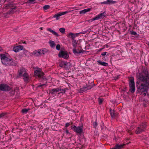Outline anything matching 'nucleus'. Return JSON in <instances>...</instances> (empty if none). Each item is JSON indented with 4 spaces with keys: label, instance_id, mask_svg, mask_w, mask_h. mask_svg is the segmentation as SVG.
Segmentation results:
<instances>
[{
    "label": "nucleus",
    "instance_id": "nucleus-22",
    "mask_svg": "<svg viewBox=\"0 0 149 149\" xmlns=\"http://www.w3.org/2000/svg\"><path fill=\"white\" fill-rule=\"evenodd\" d=\"M77 34H75L74 33H70L68 34V36H71V38L73 40L77 36Z\"/></svg>",
    "mask_w": 149,
    "mask_h": 149
},
{
    "label": "nucleus",
    "instance_id": "nucleus-37",
    "mask_svg": "<svg viewBox=\"0 0 149 149\" xmlns=\"http://www.w3.org/2000/svg\"><path fill=\"white\" fill-rule=\"evenodd\" d=\"M93 127L94 128H96L98 125V124L96 121H95L93 123Z\"/></svg>",
    "mask_w": 149,
    "mask_h": 149
},
{
    "label": "nucleus",
    "instance_id": "nucleus-29",
    "mask_svg": "<svg viewBox=\"0 0 149 149\" xmlns=\"http://www.w3.org/2000/svg\"><path fill=\"white\" fill-rule=\"evenodd\" d=\"M65 64V61H61V62L59 63V65L60 66L64 68Z\"/></svg>",
    "mask_w": 149,
    "mask_h": 149
},
{
    "label": "nucleus",
    "instance_id": "nucleus-26",
    "mask_svg": "<svg viewBox=\"0 0 149 149\" xmlns=\"http://www.w3.org/2000/svg\"><path fill=\"white\" fill-rule=\"evenodd\" d=\"M73 53L75 54H78L80 53L81 52L79 50H77L76 48H74L73 49Z\"/></svg>",
    "mask_w": 149,
    "mask_h": 149
},
{
    "label": "nucleus",
    "instance_id": "nucleus-3",
    "mask_svg": "<svg viewBox=\"0 0 149 149\" xmlns=\"http://www.w3.org/2000/svg\"><path fill=\"white\" fill-rule=\"evenodd\" d=\"M146 126L145 123H142L138 127L135 131V133L137 134L142 133L145 131Z\"/></svg>",
    "mask_w": 149,
    "mask_h": 149
},
{
    "label": "nucleus",
    "instance_id": "nucleus-14",
    "mask_svg": "<svg viewBox=\"0 0 149 149\" xmlns=\"http://www.w3.org/2000/svg\"><path fill=\"white\" fill-rule=\"evenodd\" d=\"M117 3V1H113L112 0H107L106 1L101 2V3L102 4H111L116 3Z\"/></svg>",
    "mask_w": 149,
    "mask_h": 149
},
{
    "label": "nucleus",
    "instance_id": "nucleus-38",
    "mask_svg": "<svg viewBox=\"0 0 149 149\" xmlns=\"http://www.w3.org/2000/svg\"><path fill=\"white\" fill-rule=\"evenodd\" d=\"M101 55L102 56H107L108 55V54L107 53V52H102L101 54Z\"/></svg>",
    "mask_w": 149,
    "mask_h": 149
},
{
    "label": "nucleus",
    "instance_id": "nucleus-51",
    "mask_svg": "<svg viewBox=\"0 0 149 149\" xmlns=\"http://www.w3.org/2000/svg\"><path fill=\"white\" fill-rule=\"evenodd\" d=\"M102 48H101V49H100V51H101V50H102Z\"/></svg>",
    "mask_w": 149,
    "mask_h": 149
},
{
    "label": "nucleus",
    "instance_id": "nucleus-30",
    "mask_svg": "<svg viewBox=\"0 0 149 149\" xmlns=\"http://www.w3.org/2000/svg\"><path fill=\"white\" fill-rule=\"evenodd\" d=\"M10 6V3H9L7 4H5L4 6V7L5 8L8 9L9 8Z\"/></svg>",
    "mask_w": 149,
    "mask_h": 149
},
{
    "label": "nucleus",
    "instance_id": "nucleus-4",
    "mask_svg": "<svg viewBox=\"0 0 149 149\" xmlns=\"http://www.w3.org/2000/svg\"><path fill=\"white\" fill-rule=\"evenodd\" d=\"M34 74L36 76L39 78H42L43 79H46V77L43 76L44 73L42 71V69L40 68H38L35 71Z\"/></svg>",
    "mask_w": 149,
    "mask_h": 149
},
{
    "label": "nucleus",
    "instance_id": "nucleus-23",
    "mask_svg": "<svg viewBox=\"0 0 149 149\" xmlns=\"http://www.w3.org/2000/svg\"><path fill=\"white\" fill-rule=\"evenodd\" d=\"M112 118H115L118 116V113L117 112H110Z\"/></svg>",
    "mask_w": 149,
    "mask_h": 149
},
{
    "label": "nucleus",
    "instance_id": "nucleus-25",
    "mask_svg": "<svg viewBox=\"0 0 149 149\" xmlns=\"http://www.w3.org/2000/svg\"><path fill=\"white\" fill-rule=\"evenodd\" d=\"M72 44L74 48H76L77 45V42L76 40L75 39H73L72 41Z\"/></svg>",
    "mask_w": 149,
    "mask_h": 149
},
{
    "label": "nucleus",
    "instance_id": "nucleus-49",
    "mask_svg": "<svg viewBox=\"0 0 149 149\" xmlns=\"http://www.w3.org/2000/svg\"><path fill=\"white\" fill-rule=\"evenodd\" d=\"M40 29L41 30H42L43 29V28L42 27H41L40 28Z\"/></svg>",
    "mask_w": 149,
    "mask_h": 149
},
{
    "label": "nucleus",
    "instance_id": "nucleus-35",
    "mask_svg": "<svg viewBox=\"0 0 149 149\" xmlns=\"http://www.w3.org/2000/svg\"><path fill=\"white\" fill-rule=\"evenodd\" d=\"M59 30L62 33H64L65 32V29L64 28H61Z\"/></svg>",
    "mask_w": 149,
    "mask_h": 149
},
{
    "label": "nucleus",
    "instance_id": "nucleus-48",
    "mask_svg": "<svg viewBox=\"0 0 149 149\" xmlns=\"http://www.w3.org/2000/svg\"><path fill=\"white\" fill-rule=\"evenodd\" d=\"M2 50V48L1 47H0V51H1Z\"/></svg>",
    "mask_w": 149,
    "mask_h": 149
},
{
    "label": "nucleus",
    "instance_id": "nucleus-1",
    "mask_svg": "<svg viewBox=\"0 0 149 149\" xmlns=\"http://www.w3.org/2000/svg\"><path fill=\"white\" fill-rule=\"evenodd\" d=\"M136 85L138 92L143 93L144 96H146L149 88V74L147 73L140 75L137 80Z\"/></svg>",
    "mask_w": 149,
    "mask_h": 149
},
{
    "label": "nucleus",
    "instance_id": "nucleus-43",
    "mask_svg": "<svg viewBox=\"0 0 149 149\" xmlns=\"http://www.w3.org/2000/svg\"><path fill=\"white\" fill-rule=\"evenodd\" d=\"M60 89V90L59 91H60L61 92V93H65V89Z\"/></svg>",
    "mask_w": 149,
    "mask_h": 149
},
{
    "label": "nucleus",
    "instance_id": "nucleus-10",
    "mask_svg": "<svg viewBox=\"0 0 149 149\" xmlns=\"http://www.w3.org/2000/svg\"><path fill=\"white\" fill-rule=\"evenodd\" d=\"M58 56L60 57L63 58L64 59H67L69 57L67 52L65 51H61L58 54Z\"/></svg>",
    "mask_w": 149,
    "mask_h": 149
},
{
    "label": "nucleus",
    "instance_id": "nucleus-16",
    "mask_svg": "<svg viewBox=\"0 0 149 149\" xmlns=\"http://www.w3.org/2000/svg\"><path fill=\"white\" fill-rule=\"evenodd\" d=\"M23 79L24 81L26 82H28L29 80V76L28 73L26 72L25 74H24L22 75Z\"/></svg>",
    "mask_w": 149,
    "mask_h": 149
},
{
    "label": "nucleus",
    "instance_id": "nucleus-7",
    "mask_svg": "<svg viewBox=\"0 0 149 149\" xmlns=\"http://www.w3.org/2000/svg\"><path fill=\"white\" fill-rule=\"evenodd\" d=\"M93 84L92 82L91 84H88L86 85V86L83 87L80 89V91L81 93H83L88 90L90 89L93 87Z\"/></svg>",
    "mask_w": 149,
    "mask_h": 149
},
{
    "label": "nucleus",
    "instance_id": "nucleus-17",
    "mask_svg": "<svg viewBox=\"0 0 149 149\" xmlns=\"http://www.w3.org/2000/svg\"><path fill=\"white\" fill-rule=\"evenodd\" d=\"M64 68L66 69H69L71 67V64L69 62L65 61Z\"/></svg>",
    "mask_w": 149,
    "mask_h": 149
},
{
    "label": "nucleus",
    "instance_id": "nucleus-27",
    "mask_svg": "<svg viewBox=\"0 0 149 149\" xmlns=\"http://www.w3.org/2000/svg\"><path fill=\"white\" fill-rule=\"evenodd\" d=\"M10 6H9V8L11 9H15L16 6H15L14 4L13 3H10Z\"/></svg>",
    "mask_w": 149,
    "mask_h": 149
},
{
    "label": "nucleus",
    "instance_id": "nucleus-41",
    "mask_svg": "<svg viewBox=\"0 0 149 149\" xmlns=\"http://www.w3.org/2000/svg\"><path fill=\"white\" fill-rule=\"evenodd\" d=\"M61 46L59 44H58L56 46V48L58 50H60V49Z\"/></svg>",
    "mask_w": 149,
    "mask_h": 149
},
{
    "label": "nucleus",
    "instance_id": "nucleus-47",
    "mask_svg": "<svg viewBox=\"0 0 149 149\" xmlns=\"http://www.w3.org/2000/svg\"><path fill=\"white\" fill-rule=\"evenodd\" d=\"M65 132L67 134H68L69 133V132L68 130H66Z\"/></svg>",
    "mask_w": 149,
    "mask_h": 149
},
{
    "label": "nucleus",
    "instance_id": "nucleus-32",
    "mask_svg": "<svg viewBox=\"0 0 149 149\" xmlns=\"http://www.w3.org/2000/svg\"><path fill=\"white\" fill-rule=\"evenodd\" d=\"M14 9H11L10 10L8 11L7 13L8 14H14V12L13 10Z\"/></svg>",
    "mask_w": 149,
    "mask_h": 149
},
{
    "label": "nucleus",
    "instance_id": "nucleus-15",
    "mask_svg": "<svg viewBox=\"0 0 149 149\" xmlns=\"http://www.w3.org/2000/svg\"><path fill=\"white\" fill-rule=\"evenodd\" d=\"M60 90V88H58L51 89L49 90V93L55 94L56 93L59 91Z\"/></svg>",
    "mask_w": 149,
    "mask_h": 149
},
{
    "label": "nucleus",
    "instance_id": "nucleus-34",
    "mask_svg": "<svg viewBox=\"0 0 149 149\" xmlns=\"http://www.w3.org/2000/svg\"><path fill=\"white\" fill-rule=\"evenodd\" d=\"M103 100V99L102 98H99L98 99V101L99 103L100 104H102Z\"/></svg>",
    "mask_w": 149,
    "mask_h": 149
},
{
    "label": "nucleus",
    "instance_id": "nucleus-31",
    "mask_svg": "<svg viewBox=\"0 0 149 149\" xmlns=\"http://www.w3.org/2000/svg\"><path fill=\"white\" fill-rule=\"evenodd\" d=\"M13 49V51L15 52H18L20 51L17 46L15 47H14Z\"/></svg>",
    "mask_w": 149,
    "mask_h": 149
},
{
    "label": "nucleus",
    "instance_id": "nucleus-33",
    "mask_svg": "<svg viewBox=\"0 0 149 149\" xmlns=\"http://www.w3.org/2000/svg\"><path fill=\"white\" fill-rule=\"evenodd\" d=\"M50 8V6L49 5H45L43 6V8L44 10H46Z\"/></svg>",
    "mask_w": 149,
    "mask_h": 149
},
{
    "label": "nucleus",
    "instance_id": "nucleus-8",
    "mask_svg": "<svg viewBox=\"0 0 149 149\" xmlns=\"http://www.w3.org/2000/svg\"><path fill=\"white\" fill-rule=\"evenodd\" d=\"M106 15V13L105 12H104L103 13L98 15L97 16H96V17L92 18L90 20H91V22H92L95 20H97L103 18L105 17Z\"/></svg>",
    "mask_w": 149,
    "mask_h": 149
},
{
    "label": "nucleus",
    "instance_id": "nucleus-9",
    "mask_svg": "<svg viewBox=\"0 0 149 149\" xmlns=\"http://www.w3.org/2000/svg\"><path fill=\"white\" fill-rule=\"evenodd\" d=\"M11 88L8 86L6 84H0V91H8L10 90Z\"/></svg>",
    "mask_w": 149,
    "mask_h": 149
},
{
    "label": "nucleus",
    "instance_id": "nucleus-52",
    "mask_svg": "<svg viewBox=\"0 0 149 149\" xmlns=\"http://www.w3.org/2000/svg\"><path fill=\"white\" fill-rule=\"evenodd\" d=\"M113 111L114 112V110H113Z\"/></svg>",
    "mask_w": 149,
    "mask_h": 149
},
{
    "label": "nucleus",
    "instance_id": "nucleus-44",
    "mask_svg": "<svg viewBox=\"0 0 149 149\" xmlns=\"http://www.w3.org/2000/svg\"><path fill=\"white\" fill-rule=\"evenodd\" d=\"M131 34L132 35H134L135 36H136L137 35V33L136 32L134 31H132L131 32Z\"/></svg>",
    "mask_w": 149,
    "mask_h": 149
},
{
    "label": "nucleus",
    "instance_id": "nucleus-13",
    "mask_svg": "<svg viewBox=\"0 0 149 149\" xmlns=\"http://www.w3.org/2000/svg\"><path fill=\"white\" fill-rule=\"evenodd\" d=\"M72 128L73 129V131L77 133H82L83 131L82 126H78V127H77L76 126L74 125L73 127Z\"/></svg>",
    "mask_w": 149,
    "mask_h": 149
},
{
    "label": "nucleus",
    "instance_id": "nucleus-39",
    "mask_svg": "<svg viewBox=\"0 0 149 149\" xmlns=\"http://www.w3.org/2000/svg\"><path fill=\"white\" fill-rule=\"evenodd\" d=\"M30 110L29 109H22L21 111L22 112H28Z\"/></svg>",
    "mask_w": 149,
    "mask_h": 149
},
{
    "label": "nucleus",
    "instance_id": "nucleus-19",
    "mask_svg": "<svg viewBox=\"0 0 149 149\" xmlns=\"http://www.w3.org/2000/svg\"><path fill=\"white\" fill-rule=\"evenodd\" d=\"M124 145V144H117L115 145L113 148L114 149H121L123 147Z\"/></svg>",
    "mask_w": 149,
    "mask_h": 149
},
{
    "label": "nucleus",
    "instance_id": "nucleus-21",
    "mask_svg": "<svg viewBox=\"0 0 149 149\" xmlns=\"http://www.w3.org/2000/svg\"><path fill=\"white\" fill-rule=\"evenodd\" d=\"M91 9V8H90L82 10L80 11L79 13L80 14H84L86 12L90 11Z\"/></svg>",
    "mask_w": 149,
    "mask_h": 149
},
{
    "label": "nucleus",
    "instance_id": "nucleus-36",
    "mask_svg": "<svg viewBox=\"0 0 149 149\" xmlns=\"http://www.w3.org/2000/svg\"><path fill=\"white\" fill-rule=\"evenodd\" d=\"M7 114L5 112H2L0 114V118H2L3 117L5 116Z\"/></svg>",
    "mask_w": 149,
    "mask_h": 149
},
{
    "label": "nucleus",
    "instance_id": "nucleus-40",
    "mask_svg": "<svg viewBox=\"0 0 149 149\" xmlns=\"http://www.w3.org/2000/svg\"><path fill=\"white\" fill-rule=\"evenodd\" d=\"M46 86V85L45 84H39L37 86V87L38 88L42 87L43 86Z\"/></svg>",
    "mask_w": 149,
    "mask_h": 149
},
{
    "label": "nucleus",
    "instance_id": "nucleus-18",
    "mask_svg": "<svg viewBox=\"0 0 149 149\" xmlns=\"http://www.w3.org/2000/svg\"><path fill=\"white\" fill-rule=\"evenodd\" d=\"M97 62L98 63V65H102L104 66H108V63L102 61L100 60L97 61Z\"/></svg>",
    "mask_w": 149,
    "mask_h": 149
},
{
    "label": "nucleus",
    "instance_id": "nucleus-2",
    "mask_svg": "<svg viewBox=\"0 0 149 149\" xmlns=\"http://www.w3.org/2000/svg\"><path fill=\"white\" fill-rule=\"evenodd\" d=\"M0 56L3 64L5 65H16V63L12 58L7 57L4 54H1Z\"/></svg>",
    "mask_w": 149,
    "mask_h": 149
},
{
    "label": "nucleus",
    "instance_id": "nucleus-50",
    "mask_svg": "<svg viewBox=\"0 0 149 149\" xmlns=\"http://www.w3.org/2000/svg\"><path fill=\"white\" fill-rule=\"evenodd\" d=\"M111 109H110V112H111Z\"/></svg>",
    "mask_w": 149,
    "mask_h": 149
},
{
    "label": "nucleus",
    "instance_id": "nucleus-5",
    "mask_svg": "<svg viewBox=\"0 0 149 149\" xmlns=\"http://www.w3.org/2000/svg\"><path fill=\"white\" fill-rule=\"evenodd\" d=\"M130 91L132 93H134L135 91V88L134 79L132 77L129 79Z\"/></svg>",
    "mask_w": 149,
    "mask_h": 149
},
{
    "label": "nucleus",
    "instance_id": "nucleus-45",
    "mask_svg": "<svg viewBox=\"0 0 149 149\" xmlns=\"http://www.w3.org/2000/svg\"><path fill=\"white\" fill-rule=\"evenodd\" d=\"M70 125V124L69 123H68L65 124V127H68Z\"/></svg>",
    "mask_w": 149,
    "mask_h": 149
},
{
    "label": "nucleus",
    "instance_id": "nucleus-11",
    "mask_svg": "<svg viewBox=\"0 0 149 149\" xmlns=\"http://www.w3.org/2000/svg\"><path fill=\"white\" fill-rule=\"evenodd\" d=\"M68 13L67 11L65 12H60L55 14L53 17V18H55L56 20H58L60 18V17L62 15L66 14Z\"/></svg>",
    "mask_w": 149,
    "mask_h": 149
},
{
    "label": "nucleus",
    "instance_id": "nucleus-28",
    "mask_svg": "<svg viewBox=\"0 0 149 149\" xmlns=\"http://www.w3.org/2000/svg\"><path fill=\"white\" fill-rule=\"evenodd\" d=\"M36 0H28L26 2V3L29 4H34L35 3Z\"/></svg>",
    "mask_w": 149,
    "mask_h": 149
},
{
    "label": "nucleus",
    "instance_id": "nucleus-20",
    "mask_svg": "<svg viewBox=\"0 0 149 149\" xmlns=\"http://www.w3.org/2000/svg\"><path fill=\"white\" fill-rule=\"evenodd\" d=\"M47 30L48 31H49L50 32H51V33H52L55 36H57V37H58L59 36L58 35L56 32H55L53 30H52L50 28H47Z\"/></svg>",
    "mask_w": 149,
    "mask_h": 149
},
{
    "label": "nucleus",
    "instance_id": "nucleus-6",
    "mask_svg": "<svg viewBox=\"0 0 149 149\" xmlns=\"http://www.w3.org/2000/svg\"><path fill=\"white\" fill-rule=\"evenodd\" d=\"M47 52V49H39L34 51L32 53L33 55H35L36 56H38L40 55L44 54Z\"/></svg>",
    "mask_w": 149,
    "mask_h": 149
},
{
    "label": "nucleus",
    "instance_id": "nucleus-24",
    "mask_svg": "<svg viewBox=\"0 0 149 149\" xmlns=\"http://www.w3.org/2000/svg\"><path fill=\"white\" fill-rule=\"evenodd\" d=\"M49 43L50 44V47L52 48H54L55 47L56 44L54 41H50L49 42Z\"/></svg>",
    "mask_w": 149,
    "mask_h": 149
},
{
    "label": "nucleus",
    "instance_id": "nucleus-12",
    "mask_svg": "<svg viewBox=\"0 0 149 149\" xmlns=\"http://www.w3.org/2000/svg\"><path fill=\"white\" fill-rule=\"evenodd\" d=\"M26 72L25 68L23 67L20 68L19 70L18 71V74L17 77V78H19L21 77L22 75Z\"/></svg>",
    "mask_w": 149,
    "mask_h": 149
},
{
    "label": "nucleus",
    "instance_id": "nucleus-46",
    "mask_svg": "<svg viewBox=\"0 0 149 149\" xmlns=\"http://www.w3.org/2000/svg\"><path fill=\"white\" fill-rule=\"evenodd\" d=\"M118 76H117V77H114V79L116 80L117 79H118Z\"/></svg>",
    "mask_w": 149,
    "mask_h": 149
},
{
    "label": "nucleus",
    "instance_id": "nucleus-42",
    "mask_svg": "<svg viewBox=\"0 0 149 149\" xmlns=\"http://www.w3.org/2000/svg\"><path fill=\"white\" fill-rule=\"evenodd\" d=\"M17 46L18 47V48L19 49V50L20 51L21 50H22L23 49V47L22 46V45H18V46Z\"/></svg>",
    "mask_w": 149,
    "mask_h": 149
}]
</instances>
